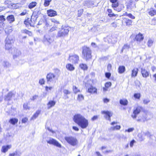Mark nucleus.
I'll return each instance as SVG.
<instances>
[{
	"instance_id": "obj_10",
	"label": "nucleus",
	"mask_w": 156,
	"mask_h": 156,
	"mask_svg": "<svg viewBox=\"0 0 156 156\" xmlns=\"http://www.w3.org/2000/svg\"><path fill=\"white\" fill-rule=\"evenodd\" d=\"M69 60L73 63L76 64L78 63L79 61V57L76 55H72L69 56Z\"/></svg>"
},
{
	"instance_id": "obj_46",
	"label": "nucleus",
	"mask_w": 156,
	"mask_h": 156,
	"mask_svg": "<svg viewBox=\"0 0 156 156\" xmlns=\"http://www.w3.org/2000/svg\"><path fill=\"white\" fill-rule=\"evenodd\" d=\"M51 21L52 22L55 24H59L60 23L59 21H58L55 18H52L51 19Z\"/></svg>"
},
{
	"instance_id": "obj_38",
	"label": "nucleus",
	"mask_w": 156,
	"mask_h": 156,
	"mask_svg": "<svg viewBox=\"0 0 156 156\" xmlns=\"http://www.w3.org/2000/svg\"><path fill=\"white\" fill-rule=\"evenodd\" d=\"M73 90L74 93L76 94V93L80 92V90L78 88L75 86H73Z\"/></svg>"
},
{
	"instance_id": "obj_43",
	"label": "nucleus",
	"mask_w": 156,
	"mask_h": 156,
	"mask_svg": "<svg viewBox=\"0 0 156 156\" xmlns=\"http://www.w3.org/2000/svg\"><path fill=\"white\" fill-rule=\"evenodd\" d=\"M111 129L113 130H119L121 128V126L120 125H116L115 126H113L111 128Z\"/></svg>"
},
{
	"instance_id": "obj_57",
	"label": "nucleus",
	"mask_w": 156,
	"mask_h": 156,
	"mask_svg": "<svg viewBox=\"0 0 156 156\" xmlns=\"http://www.w3.org/2000/svg\"><path fill=\"white\" fill-rule=\"evenodd\" d=\"M98 117V116L97 115L94 116L91 118V120L93 121L97 119Z\"/></svg>"
},
{
	"instance_id": "obj_23",
	"label": "nucleus",
	"mask_w": 156,
	"mask_h": 156,
	"mask_svg": "<svg viewBox=\"0 0 156 156\" xmlns=\"http://www.w3.org/2000/svg\"><path fill=\"white\" fill-rule=\"evenodd\" d=\"M18 119L16 118H12L9 119V122L11 125H14L17 124L18 122Z\"/></svg>"
},
{
	"instance_id": "obj_56",
	"label": "nucleus",
	"mask_w": 156,
	"mask_h": 156,
	"mask_svg": "<svg viewBox=\"0 0 156 156\" xmlns=\"http://www.w3.org/2000/svg\"><path fill=\"white\" fill-rule=\"evenodd\" d=\"M136 143V141L134 139L132 140L130 142L129 145L130 147H132L134 143Z\"/></svg>"
},
{
	"instance_id": "obj_7",
	"label": "nucleus",
	"mask_w": 156,
	"mask_h": 156,
	"mask_svg": "<svg viewBox=\"0 0 156 156\" xmlns=\"http://www.w3.org/2000/svg\"><path fill=\"white\" fill-rule=\"evenodd\" d=\"M46 79L47 82H55V80H57L56 75L51 73H48L46 76Z\"/></svg>"
},
{
	"instance_id": "obj_24",
	"label": "nucleus",
	"mask_w": 156,
	"mask_h": 156,
	"mask_svg": "<svg viewBox=\"0 0 156 156\" xmlns=\"http://www.w3.org/2000/svg\"><path fill=\"white\" fill-rule=\"evenodd\" d=\"M11 147L12 146L11 145L3 146L2 147L1 151L2 152L5 153L8 150L11 148Z\"/></svg>"
},
{
	"instance_id": "obj_53",
	"label": "nucleus",
	"mask_w": 156,
	"mask_h": 156,
	"mask_svg": "<svg viewBox=\"0 0 156 156\" xmlns=\"http://www.w3.org/2000/svg\"><path fill=\"white\" fill-rule=\"evenodd\" d=\"M5 20V16L3 15L0 16V21L2 22H4Z\"/></svg>"
},
{
	"instance_id": "obj_54",
	"label": "nucleus",
	"mask_w": 156,
	"mask_h": 156,
	"mask_svg": "<svg viewBox=\"0 0 156 156\" xmlns=\"http://www.w3.org/2000/svg\"><path fill=\"white\" fill-rule=\"evenodd\" d=\"M134 130L133 128H128L127 129L125 130V132H130L133 131Z\"/></svg>"
},
{
	"instance_id": "obj_12",
	"label": "nucleus",
	"mask_w": 156,
	"mask_h": 156,
	"mask_svg": "<svg viewBox=\"0 0 156 156\" xmlns=\"http://www.w3.org/2000/svg\"><path fill=\"white\" fill-rule=\"evenodd\" d=\"M24 23L26 27H27L29 25L31 27H34L35 24L34 22H32L31 18L30 19L29 18H27L24 20Z\"/></svg>"
},
{
	"instance_id": "obj_52",
	"label": "nucleus",
	"mask_w": 156,
	"mask_h": 156,
	"mask_svg": "<svg viewBox=\"0 0 156 156\" xmlns=\"http://www.w3.org/2000/svg\"><path fill=\"white\" fill-rule=\"evenodd\" d=\"M45 81L44 79H41L39 80V83L40 84L42 85L45 83Z\"/></svg>"
},
{
	"instance_id": "obj_5",
	"label": "nucleus",
	"mask_w": 156,
	"mask_h": 156,
	"mask_svg": "<svg viewBox=\"0 0 156 156\" xmlns=\"http://www.w3.org/2000/svg\"><path fill=\"white\" fill-rule=\"evenodd\" d=\"M70 28L67 26L62 25L57 34L58 37H64L67 35L69 31Z\"/></svg>"
},
{
	"instance_id": "obj_63",
	"label": "nucleus",
	"mask_w": 156,
	"mask_h": 156,
	"mask_svg": "<svg viewBox=\"0 0 156 156\" xmlns=\"http://www.w3.org/2000/svg\"><path fill=\"white\" fill-rule=\"evenodd\" d=\"M20 54H21V52H20L18 53V55H14L13 56V58L14 59H15V58H16L17 57H18Z\"/></svg>"
},
{
	"instance_id": "obj_59",
	"label": "nucleus",
	"mask_w": 156,
	"mask_h": 156,
	"mask_svg": "<svg viewBox=\"0 0 156 156\" xmlns=\"http://www.w3.org/2000/svg\"><path fill=\"white\" fill-rule=\"evenodd\" d=\"M45 90L46 91H48L49 90H51L52 88V87L48 86H46L45 87Z\"/></svg>"
},
{
	"instance_id": "obj_22",
	"label": "nucleus",
	"mask_w": 156,
	"mask_h": 156,
	"mask_svg": "<svg viewBox=\"0 0 156 156\" xmlns=\"http://www.w3.org/2000/svg\"><path fill=\"white\" fill-rule=\"evenodd\" d=\"M56 102L54 100H50L47 103V108L48 109H50L54 107L56 104Z\"/></svg>"
},
{
	"instance_id": "obj_41",
	"label": "nucleus",
	"mask_w": 156,
	"mask_h": 156,
	"mask_svg": "<svg viewBox=\"0 0 156 156\" xmlns=\"http://www.w3.org/2000/svg\"><path fill=\"white\" fill-rule=\"evenodd\" d=\"M20 153L17 151H16L12 153L9 154V156H20Z\"/></svg>"
},
{
	"instance_id": "obj_55",
	"label": "nucleus",
	"mask_w": 156,
	"mask_h": 156,
	"mask_svg": "<svg viewBox=\"0 0 156 156\" xmlns=\"http://www.w3.org/2000/svg\"><path fill=\"white\" fill-rule=\"evenodd\" d=\"M112 68V65L111 64H108L107 65V70L108 71H110Z\"/></svg>"
},
{
	"instance_id": "obj_30",
	"label": "nucleus",
	"mask_w": 156,
	"mask_h": 156,
	"mask_svg": "<svg viewBox=\"0 0 156 156\" xmlns=\"http://www.w3.org/2000/svg\"><path fill=\"white\" fill-rule=\"evenodd\" d=\"M12 44L5 43V49L6 50L10 51L12 48Z\"/></svg>"
},
{
	"instance_id": "obj_45",
	"label": "nucleus",
	"mask_w": 156,
	"mask_h": 156,
	"mask_svg": "<svg viewBox=\"0 0 156 156\" xmlns=\"http://www.w3.org/2000/svg\"><path fill=\"white\" fill-rule=\"evenodd\" d=\"M77 99L79 101H81L84 99V97L81 94H78V95Z\"/></svg>"
},
{
	"instance_id": "obj_8",
	"label": "nucleus",
	"mask_w": 156,
	"mask_h": 156,
	"mask_svg": "<svg viewBox=\"0 0 156 156\" xmlns=\"http://www.w3.org/2000/svg\"><path fill=\"white\" fill-rule=\"evenodd\" d=\"M143 110V108L140 106H138L133 110V115H132L131 116L133 119H136L137 115L140 113L141 111Z\"/></svg>"
},
{
	"instance_id": "obj_49",
	"label": "nucleus",
	"mask_w": 156,
	"mask_h": 156,
	"mask_svg": "<svg viewBox=\"0 0 156 156\" xmlns=\"http://www.w3.org/2000/svg\"><path fill=\"white\" fill-rule=\"evenodd\" d=\"M105 75L106 78L109 79L111 76V74L109 72H106L105 73Z\"/></svg>"
},
{
	"instance_id": "obj_4",
	"label": "nucleus",
	"mask_w": 156,
	"mask_h": 156,
	"mask_svg": "<svg viewBox=\"0 0 156 156\" xmlns=\"http://www.w3.org/2000/svg\"><path fill=\"white\" fill-rule=\"evenodd\" d=\"M118 0H109V1L112 3V7L115 10L118 12H120L124 9L125 6L123 4H119Z\"/></svg>"
},
{
	"instance_id": "obj_58",
	"label": "nucleus",
	"mask_w": 156,
	"mask_h": 156,
	"mask_svg": "<svg viewBox=\"0 0 156 156\" xmlns=\"http://www.w3.org/2000/svg\"><path fill=\"white\" fill-rule=\"evenodd\" d=\"M110 100L107 98H105L103 99V101L105 103L108 102Z\"/></svg>"
},
{
	"instance_id": "obj_18",
	"label": "nucleus",
	"mask_w": 156,
	"mask_h": 156,
	"mask_svg": "<svg viewBox=\"0 0 156 156\" xmlns=\"http://www.w3.org/2000/svg\"><path fill=\"white\" fill-rule=\"evenodd\" d=\"M47 14L48 16L52 17L57 15L56 11L53 9H49L47 10Z\"/></svg>"
},
{
	"instance_id": "obj_60",
	"label": "nucleus",
	"mask_w": 156,
	"mask_h": 156,
	"mask_svg": "<svg viewBox=\"0 0 156 156\" xmlns=\"http://www.w3.org/2000/svg\"><path fill=\"white\" fill-rule=\"evenodd\" d=\"M143 102L144 104H147L150 102V100L148 99H144L143 100Z\"/></svg>"
},
{
	"instance_id": "obj_27",
	"label": "nucleus",
	"mask_w": 156,
	"mask_h": 156,
	"mask_svg": "<svg viewBox=\"0 0 156 156\" xmlns=\"http://www.w3.org/2000/svg\"><path fill=\"white\" fill-rule=\"evenodd\" d=\"M6 19L10 23H11L13 22L15 20L14 16L13 15H11L8 16L6 17Z\"/></svg>"
},
{
	"instance_id": "obj_44",
	"label": "nucleus",
	"mask_w": 156,
	"mask_h": 156,
	"mask_svg": "<svg viewBox=\"0 0 156 156\" xmlns=\"http://www.w3.org/2000/svg\"><path fill=\"white\" fill-rule=\"evenodd\" d=\"M83 9H80L78 11L77 15L79 17H80L83 14Z\"/></svg>"
},
{
	"instance_id": "obj_21",
	"label": "nucleus",
	"mask_w": 156,
	"mask_h": 156,
	"mask_svg": "<svg viewBox=\"0 0 156 156\" xmlns=\"http://www.w3.org/2000/svg\"><path fill=\"white\" fill-rule=\"evenodd\" d=\"M14 95V94L12 92H10L5 96V101H8L10 100L12 97Z\"/></svg>"
},
{
	"instance_id": "obj_39",
	"label": "nucleus",
	"mask_w": 156,
	"mask_h": 156,
	"mask_svg": "<svg viewBox=\"0 0 156 156\" xmlns=\"http://www.w3.org/2000/svg\"><path fill=\"white\" fill-rule=\"evenodd\" d=\"M41 14V12L40 10H35L33 12V15H34L35 16H37Z\"/></svg>"
},
{
	"instance_id": "obj_61",
	"label": "nucleus",
	"mask_w": 156,
	"mask_h": 156,
	"mask_svg": "<svg viewBox=\"0 0 156 156\" xmlns=\"http://www.w3.org/2000/svg\"><path fill=\"white\" fill-rule=\"evenodd\" d=\"M38 97V96L37 95H35L33 96L32 98H31V101H34L36 99H37V98Z\"/></svg>"
},
{
	"instance_id": "obj_25",
	"label": "nucleus",
	"mask_w": 156,
	"mask_h": 156,
	"mask_svg": "<svg viewBox=\"0 0 156 156\" xmlns=\"http://www.w3.org/2000/svg\"><path fill=\"white\" fill-rule=\"evenodd\" d=\"M107 11L108 12V16L110 17L118 16V14H115L112 12V10L111 9H108Z\"/></svg>"
},
{
	"instance_id": "obj_47",
	"label": "nucleus",
	"mask_w": 156,
	"mask_h": 156,
	"mask_svg": "<svg viewBox=\"0 0 156 156\" xmlns=\"http://www.w3.org/2000/svg\"><path fill=\"white\" fill-rule=\"evenodd\" d=\"M28 121V118L27 117H24L22 119L21 122L22 123H26Z\"/></svg>"
},
{
	"instance_id": "obj_36",
	"label": "nucleus",
	"mask_w": 156,
	"mask_h": 156,
	"mask_svg": "<svg viewBox=\"0 0 156 156\" xmlns=\"http://www.w3.org/2000/svg\"><path fill=\"white\" fill-rule=\"evenodd\" d=\"M41 111L40 110H37L34 114L32 116L33 119H35L40 114Z\"/></svg>"
},
{
	"instance_id": "obj_9",
	"label": "nucleus",
	"mask_w": 156,
	"mask_h": 156,
	"mask_svg": "<svg viewBox=\"0 0 156 156\" xmlns=\"http://www.w3.org/2000/svg\"><path fill=\"white\" fill-rule=\"evenodd\" d=\"M144 38L143 34L140 32L135 35L133 39V41L137 42L140 43L143 40Z\"/></svg>"
},
{
	"instance_id": "obj_11",
	"label": "nucleus",
	"mask_w": 156,
	"mask_h": 156,
	"mask_svg": "<svg viewBox=\"0 0 156 156\" xmlns=\"http://www.w3.org/2000/svg\"><path fill=\"white\" fill-rule=\"evenodd\" d=\"M87 91L90 94H97L98 89L96 87L91 85L88 88Z\"/></svg>"
},
{
	"instance_id": "obj_15",
	"label": "nucleus",
	"mask_w": 156,
	"mask_h": 156,
	"mask_svg": "<svg viewBox=\"0 0 156 156\" xmlns=\"http://www.w3.org/2000/svg\"><path fill=\"white\" fill-rule=\"evenodd\" d=\"M101 113L105 114V118L106 119H108V120L109 121H111V117L112 116L113 114L112 112L108 111H104L101 112Z\"/></svg>"
},
{
	"instance_id": "obj_31",
	"label": "nucleus",
	"mask_w": 156,
	"mask_h": 156,
	"mask_svg": "<svg viewBox=\"0 0 156 156\" xmlns=\"http://www.w3.org/2000/svg\"><path fill=\"white\" fill-rule=\"evenodd\" d=\"M66 67L67 70L70 71H72L75 69V67L73 65L70 63L67 64L66 66Z\"/></svg>"
},
{
	"instance_id": "obj_1",
	"label": "nucleus",
	"mask_w": 156,
	"mask_h": 156,
	"mask_svg": "<svg viewBox=\"0 0 156 156\" xmlns=\"http://www.w3.org/2000/svg\"><path fill=\"white\" fill-rule=\"evenodd\" d=\"M73 121L82 129L87 128L89 125L88 120L80 114H76L73 117Z\"/></svg>"
},
{
	"instance_id": "obj_33",
	"label": "nucleus",
	"mask_w": 156,
	"mask_h": 156,
	"mask_svg": "<svg viewBox=\"0 0 156 156\" xmlns=\"http://www.w3.org/2000/svg\"><path fill=\"white\" fill-rule=\"evenodd\" d=\"M37 5V3L36 2H32L29 3L28 5L29 9H31L35 7Z\"/></svg>"
},
{
	"instance_id": "obj_35",
	"label": "nucleus",
	"mask_w": 156,
	"mask_h": 156,
	"mask_svg": "<svg viewBox=\"0 0 156 156\" xmlns=\"http://www.w3.org/2000/svg\"><path fill=\"white\" fill-rule=\"evenodd\" d=\"M23 106V108L25 110H29L30 108L29 102L24 103Z\"/></svg>"
},
{
	"instance_id": "obj_32",
	"label": "nucleus",
	"mask_w": 156,
	"mask_h": 156,
	"mask_svg": "<svg viewBox=\"0 0 156 156\" xmlns=\"http://www.w3.org/2000/svg\"><path fill=\"white\" fill-rule=\"evenodd\" d=\"M79 67L83 70L85 71L88 69V67L87 65L84 63H80L79 65Z\"/></svg>"
},
{
	"instance_id": "obj_13",
	"label": "nucleus",
	"mask_w": 156,
	"mask_h": 156,
	"mask_svg": "<svg viewBox=\"0 0 156 156\" xmlns=\"http://www.w3.org/2000/svg\"><path fill=\"white\" fill-rule=\"evenodd\" d=\"M136 8L135 3L132 1H130L126 5V9L127 10H132Z\"/></svg>"
},
{
	"instance_id": "obj_50",
	"label": "nucleus",
	"mask_w": 156,
	"mask_h": 156,
	"mask_svg": "<svg viewBox=\"0 0 156 156\" xmlns=\"http://www.w3.org/2000/svg\"><path fill=\"white\" fill-rule=\"evenodd\" d=\"M153 43V41L151 40H149L147 42V45L149 47H151Z\"/></svg>"
},
{
	"instance_id": "obj_20",
	"label": "nucleus",
	"mask_w": 156,
	"mask_h": 156,
	"mask_svg": "<svg viewBox=\"0 0 156 156\" xmlns=\"http://www.w3.org/2000/svg\"><path fill=\"white\" fill-rule=\"evenodd\" d=\"M148 14L151 16H153L156 15V10L153 8H151L147 10Z\"/></svg>"
},
{
	"instance_id": "obj_29",
	"label": "nucleus",
	"mask_w": 156,
	"mask_h": 156,
	"mask_svg": "<svg viewBox=\"0 0 156 156\" xmlns=\"http://www.w3.org/2000/svg\"><path fill=\"white\" fill-rule=\"evenodd\" d=\"M126 71V68L123 66H120L118 68V72L119 74H122L125 72Z\"/></svg>"
},
{
	"instance_id": "obj_37",
	"label": "nucleus",
	"mask_w": 156,
	"mask_h": 156,
	"mask_svg": "<svg viewBox=\"0 0 156 156\" xmlns=\"http://www.w3.org/2000/svg\"><path fill=\"white\" fill-rule=\"evenodd\" d=\"M133 97L136 99L139 100L141 97V95L140 93H135L133 94Z\"/></svg>"
},
{
	"instance_id": "obj_48",
	"label": "nucleus",
	"mask_w": 156,
	"mask_h": 156,
	"mask_svg": "<svg viewBox=\"0 0 156 156\" xmlns=\"http://www.w3.org/2000/svg\"><path fill=\"white\" fill-rule=\"evenodd\" d=\"M63 92L64 95H67L68 94H70L71 92L68 90L65 89L63 90Z\"/></svg>"
},
{
	"instance_id": "obj_62",
	"label": "nucleus",
	"mask_w": 156,
	"mask_h": 156,
	"mask_svg": "<svg viewBox=\"0 0 156 156\" xmlns=\"http://www.w3.org/2000/svg\"><path fill=\"white\" fill-rule=\"evenodd\" d=\"M58 28V27L56 26L53 27L50 29L51 31H53L56 30Z\"/></svg>"
},
{
	"instance_id": "obj_28",
	"label": "nucleus",
	"mask_w": 156,
	"mask_h": 156,
	"mask_svg": "<svg viewBox=\"0 0 156 156\" xmlns=\"http://www.w3.org/2000/svg\"><path fill=\"white\" fill-rule=\"evenodd\" d=\"M112 83L110 82H108L105 84V87L103 88L104 91H106L108 89L112 86Z\"/></svg>"
},
{
	"instance_id": "obj_16",
	"label": "nucleus",
	"mask_w": 156,
	"mask_h": 156,
	"mask_svg": "<svg viewBox=\"0 0 156 156\" xmlns=\"http://www.w3.org/2000/svg\"><path fill=\"white\" fill-rule=\"evenodd\" d=\"M14 40L11 36H8L5 40V43L12 44L14 43Z\"/></svg>"
},
{
	"instance_id": "obj_34",
	"label": "nucleus",
	"mask_w": 156,
	"mask_h": 156,
	"mask_svg": "<svg viewBox=\"0 0 156 156\" xmlns=\"http://www.w3.org/2000/svg\"><path fill=\"white\" fill-rule=\"evenodd\" d=\"M22 33L23 34H27L29 36H31L32 35V32L28 30L24 29L22 30Z\"/></svg>"
},
{
	"instance_id": "obj_64",
	"label": "nucleus",
	"mask_w": 156,
	"mask_h": 156,
	"mask_svg": "<svg viewBox=\"0 0 156 156\" xmlns=\"http://www.w3.org/2000/svg\"><path fill=\"white\" fill-rule=\"evenodd\" d=\"M73 129L76 131H78L79 130V129L76 126H73L72 127Z\"/></svg>"
},
{
	"instance_id": "obj_19",
	"label": "nucleus",
	"mask_w": 156,
	"mask_h": 156,
	"mask_svg": "<svg viewBox=\"0 0 156 156\" xmlns=\"http://www.w3.org/2000/svg\"><path fill=\"white\" fill-rule=\"evenodd\" d=\"M139 69L137 68L134 67L132 70L131 76L132 77H136L138 73Z\"/></svg>"
},
{
	"instance_id": "obj_42",
	"label": "nucleus",
	"mask_w": 156,
	"mask_h": 156,
	"mask_svg": "<svg viewBox=\"0 0 156 156\" xmlns=\"http://www.w3.org/2000/svg\"><path fill=\"white\" fill-rule=\"evenodd\" d=\"M151 24L152 25H156V17H154L151 19Z\"/></svg>"
},
{
	"instance_id": "obj_6",
	"label": "nucleus",
	"mask_w": 156,
	"mask_h": 156,
	"mask_svg": "<svg viewBox=\"0 0 156 156\" xmlns=\"http://www.w3.org/2000/svg\"><path fill=\"white\" fill-rule=\"evenodd\" d=\"M64 138L66 141L72 146H75L76 145L78 144V142L77 139L73 136H66Z\"/></svg>"
},
{
	"instance_id": "obj_17",
	"label": "nucleus",
	"mask_w": 156,
	"mask_h": 156,
	"mask_svg": "<svg viewBox=\"0 0 156 156\" xmlns=\"http://www.w3.org/2000/svg\"><path fill=\"white\" fill-rule=\"evenodd\" d=\"M141 73L142 76L144 78H147L149 76V71L144 68L141 69Z\"/></svg>"
},
{
	"instance_id": "obj_51",
	"label": "nucleus",
	"mask_w": 156,
	"mask_h": 156,
	"mask_svg": "<svg viewBox=\"0 0 156 156\" xmlns=\"http://www.w3.org/2000/svg\"><path fill=\"white\" fill-rule=\"evenodd\" d=\"M122 47L123 49H129V48H130V47L129 44H125Z\"/></svg>"
},
{
	"instance_id": "obj_14",
	"label": "nucleus",
	"mask_w": 156,
	"mask_h": 156,
	"mask_svg": "<svg viewBox=\"0 0 156 156\" xmlns=\"http://www.w3.org/2000/svg\"><path fill=\"white\" fill-rule=\"evenodd\" d=\"M47 142L51 144H53L56 147H61V145L56 140L54 139H50L49 140L47 141Z\"/></svg>"
},
{
	"instance_id": "obj_2",
	"label": "nucleus",
	"mask_w": 156,
	"mask_h": 156,
	"mask_svg": "<svg viewBox=\"0 0 156 156\" xmlns=\"http://www.w3.org/2000/svg\"><path fill=\"white\" fill-rule=\"evenodd\" d=\"M123 16H127L130 18L129 19L126 17H123L122 18L121 25L124 27H130L133 25V22L132 19H135V17L131 13H128L125 12L124 13Z\"/></svg>"
},
{
	"instance_id": "obj_26",
	"label": "nucleus",
	"mask_w": 156,
	"mask_h": 156,
	"mask_svg": "<svg viewBox=\"0 0 156 156\" xmlns=\"http://www.w3.org/2000/svg\"><path fill=\"white\" fill-rule=\"evenodd\" d=\"M119 103L122 105L125 106L128 105V101L127 99L122 98L120 100Z\"/></svg>"
},
{
	"instance_id": "obj_3",
	"label": "nucleus",
	"mask_w": 156,
	"mask_h": 156,
	"mask_svg": "<svg viewBox=\"0 0 156 156\" xmlns=\"http://www.w3.org/2000/svg\"><path fill=\"white\" fill-rule=\"evenodd\" d=\"M82 49L83 58L86 61L91 59L92 57V51L89 47L84 46L82 47Z\"/></svg>"
},
{
	"instance_id": "obj_40",
	"label": "nucleus",
	"mask_w": 156,
	"mask_h": 156,
	"mask_svg": "<svg viewBox=\"0 0 156 156\" xmlns=\"http://www.w3.org/2000/svg\"><path fill=\"white\" fill-rule=\"evenodd\" d=\"M52 0H44V5L45 7H47L48 6L51 1Z\"/></svg>"
}]
</instances>
